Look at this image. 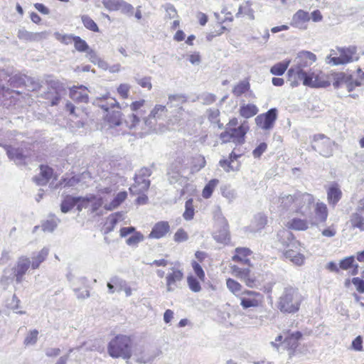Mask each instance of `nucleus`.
<instances>
[{
    "instance_id": "obj_38",
    "label": "nucleus",
    "mask_w": 364,
    "mask_h": 364,
    "mask_svg": "<svg viewBox=\"0 0 364 364\" xmlns=\"http://www.w3.org/2000/svg\"><path fill=\"white\" fill-rule=\"evenodd\" d=\"M111 282L115 285L117 291H124L127 296H130L132 294V288L125 280L114 277L111 279Z\"/></svg>"
},
{
    "instance_id": "obj_10",
    "label": "nucleus",
    "mask_w": 364,
    "mask_h": 364,
    "mask_svg": "<svg viewBox=\"0 0 364 364\" xmlns=\"http://www.w3.org/2000/svg\"><path fill=\"white\" fill-rule=\"evenodd\" d=\"M287 246L298 249L300 247V243L296 240H291L290 244H288ZM284 256L295 265L301 266L304 264L305 257L301 252L300 249L297 250L289 248L284 252Z\"/></svg>"
},
{
    "instance_id": "obj_19",
    "label": "nucleus",
    "mask_w": 364,
    "mask_h": 364,
    "mask_svg": "<svg viewBox=\"0 0 364 364\" xmlns=\"http://www.w3.org/2000/svg\"><path fill=\"white\" fill-rule=\"evenodd\" d=\"M314 225V223L311 220H309L306 218H301L299 217H294L289 220L285 226L291 230L297 231H304L309 228L310 226Z\"/></svg>"
},
{
    "instance_id": "obj_9",
    "label": "nucleus",
    "mask_w": 364,
    "mask_h": 364,
    "mask_svg": "<svg viewBox=\"0 0 364 364\" xmlns=\"http://www.w3.org/2000/svg\"><path fill=\"white\" fill-rule=\"evenodd\" d=\"M230 269L231 274L243 282L247 287L253 288L256 286V277L250 268H241L233 264L230 266Z\"/></svg>"
},
{
    "instance_id": "obj_25",
    "label": "nucleus",
    "mask_w": 364,
    "mask_h": 364,
    "mask_svg": "<svg viewBox=\"0 0 364 364\" xmlns=\"http://www.w3.org/2000/svg\"><path fill=\"white\" fill-rule=\"evenodd\" d=\"M342 197V191L337 183L331 184L327 189V200L330 205L335 206Z\"/></svg>"
},
{
    "instance_id": "obj_45",
    "label": "nucleus",
    "mask_w": 364,
    "mask_h": 364,
    "mask_svg": "<svg viewBox=\"0 0 364 364\" xmlns=\"http://www.w3.org/2000/svg\"><path fill=\"white\" fill-rule=\"evenodd\" d=\"M290 63V60H285L282 62L276 63L271 68L270 73L274 75H282L285 73Z\"/></svg>"
},
{
    "instance_id": "obj_51",
    "label": "nucleus",
    "mask_w": 364,
    "mask_h": 364,
    "mask_svg": "<svg viewBox=\"0 0 364 364\" xmlns=\"http://www.w3.org/2000/svg\"><path fill=\"white\" fill-rule=\"evenodd\" d=\"M194 214L193 200L190 198L185 203V211L183 217L186 220H191L193 218Z\"/></svg>"
},
{
    "instance_id": "obj_33",
    "label": "nucleus",
    "mask_w": 364,
    "mask_h": 364,
    "mask_svg": "<svg viewBox=\"0 0 364 364\" xmlns=\"http://www.w3.org/2000/svg\"><path fill=\"white\" fill-rule=\"evenodd\" d=\"M267 223V218L263 214L256 215L249 227L250 232H255L264 228Z\"/></svg>"
},
{
    "instance_id": "obj_32",
    "label": "nucleus",
    "mask_w": 364,
    "mask_h": 364,
    "mask_svg": "<svg viewBox=\"0 0 364 364\" xmlns=\"http://www.w3.org/2000/svg\"><path fill=\"white\" fill-rule=\"evenodd\" d=\"M242 16H247L250 20L255 19V11L252 8V2L250 1H244L240 5L235 16L240 18Z\"/></svg>"
},
{
    "instance_id": "obj_56",
    "label": "nucleus",
    "mask_w": 364,
    "mask_h": 364,
    "mask_svg": "<svg viewBox=\"0 0 364 364\" xmlns=\"http://www.w3.org/2000/svg\"><path fill=\"white\" fill-rule=\"evenodd\" d=\"M55 39L65 45L73 43L75 36L73 34L62 33L60 32L54 33Z\"/></svg>"
},
{
    "instance_id": "obj_22",
    "label": "nucleus",
    "mask_w": 364,
    "mask_h": 364,
    "mask_svg": "<svg viewBox=\"0 0 364 364\" xmlns=\"http://www.w3.org/2000/svg\"><path fill=\"white\" fill-rule=\"evenodd\" d=\"M332 145L333 141L329 138L321 135L316 140L315 146L321 155L328 157L332 155Z\"/></svg>"
},
{
    "instance_id": "obj_29",
    "label": "nucleus",
    "mask_w": 364,
    "mask_h": 364,
    "mask_svg": "<svg viewBox=\"0 0 364 364\" xmlns=\"http://www.w3.org/2000/svg\"><path fill=\"white\" fill-rule=\"evenodd\" d=\"M235 254L232 257V261L252 266L250 261L247 258L251 254L250 249L246 247H237L235 250Z\"/></svg>"
},
{
    "instance_id": "obj_20",
    "label": "nucleus",
    "mask_w": 364,
    "mask_h": 364,
    "mask_svg": "<svg viewBox=\"0 0 364 364\" xmlns=\"http://www.w3.org/2000/svg\"><path fill=\"white\" fill-rule=\"evenodd\" d=\"M167 113L168 109L165 105L157 104L150 111V113L147 118H146L144 123L149 128H151V119H154L156 121L162 119L164 117L166 116Z\"/></svg>"
},
{
    "instance_id": "obj_53",
    "label": "nucleus",
    "mask_w": 364,
    "mask_h": 364,
    "mask_svg": "<svg viewBox=\"0 0 364 364\" xmlns=\"http://www.w3.org/2000/svg\"><path fill=\"white\" fill-rule=\"evenodd\" d=\"M38 331L36 329L31 330L26 334L23 344L26 346H34L38 341Z\"/></svg>"
},
{
    "instance_id": "obj_15",
    "label": "nucleus",
    "mask_w": 364,
    "mask_h": 364,
    "mask_svg": "<svg viewBox=\"0 0 364 364\" xmlns=\"http://www.w3.org/2000/svg\"><path fill=\"white\" fill-rule=\"evenodd\" d=\"M104 7L109 11L121 10L124 14H132L134 7L124 0H102Z\"/></svg>"
},
{
    "instance_id": "obj_2",
    "label": "nucleus",
    "mask_w": 364,
    "mask_h": 364,
    "mask_svg": "<svg viewBox=\"0 0 364 364\" xmlns=\"http://www.w3.org/2000/svg\"><path fill=\"white\" fill-rule=\"evenodd\" d=\"M316 60V55L310 51L302 50L297 53L294 60V65L288 70L289 81L291 87H296L301 84V77L307 73L305 68L310 67Z\"/></svg>"
},
{
    "instance_id": "obj_31",
    "label": "nucleus",
    "mask_w": 364,
    "mask_h": 364,
    "mask_svg": "<svg viewBox=\"0 0 364 364\" xmlns=\"http://www.w3.org/2000/svg\"><path fill=\"white\" fill-rule=\"evenodd\" d=\"M124 219V215L121 213H115L114 214L110 215L105 222L104 226V232L107 234L112 231L115 227V225Z\"/></svg>"
},
{
    "instance_id": "obj_14",
    "label": "nucleus",
    "mask_w": 364,
    "mask_h": 364,
    "mask_svg": "<svg viewBox=\"0 0 364 364\" xmlns=\"http://www.w3.org/2000/svg\"><path fill=\"white\" fill-rule=\"evenodd\" d=\"M277 118V109H270L264 114L258 115L255 118V122L258 127L264 130L271 129Z\"/></svg>"
},
{
    "instance_id": "obj_60",
    "label": "nucleus",
    "mask_w": 364,
    "mask_h": 364,
    "mask_svg": "<svg viewBox=\"0 0 364 364\" xmlns=\"http://www.w3.org/2000/svg\"><path fill=\"white\" fill-rule=\"evenodd\" d=\"M205 166V159L203 156H197L193 159V171H198Z\"/></svg>"
},
{
    "instance_id": "obj_52",
    "label": "nucleus",
    "mask_w": 364,
    "mask_h": 364,
    "mask_svg": "<svg viewBox=\"0 0 364 364\" xmlns=\"http://www.w3.org/2000/svg\"><path fill=\"white\" fill-rule=\"evenodd\" d=\"M219 181L218 179H212L210 180L204 187L203 192H202V196L204 198H209L215 190V187L218 186Z\"/></svg>"
},
{
    "instance_id": "obj_59",
    "label": "nucleus",
    "mask_w": 364,
    "mask_h": 364,
    "mask_svg": "<svg viewBox=\"0 0 364 364\" xmlns=\"http://www.w3.org/2000/svg\"><path fill=\"white\" fill-rule=\"evenodd\" d=\"M73 43H74L75 48L79 52H86L90 48L86 41L80 36H75Z\"/></svg>"
},
{
    "instance_id": "obj_7",
    "label": "nucleus",
    "mask_w": 364,
    "mask_h": 364,
    "mask_svg": "<svg viewBox=\"0 0 364 364\" xmlns=\"http://www.w3.org/2000/svg\"><path fill=\"white\" fill-rule=\"evenodd\" d=\"M301 83L311 87H326L330 85L331 82L324 73L320 71L307 72L301 77Z\"/></svg>"
},
{
    "instance_id": "obj_11",
    "label": "nucleus",
    "mask_w": 364,
    "mask_h": 364,
    "mask_svg": "<svg viewBox=\"0 0 364 364\" xmlns=\"http://www.w3.org/2000/svg\"><path fill=\"white\" fill-rule=\"evenodd\" d=\"M349 222L353 228L364 232V197L358 201L355 212L350 216Z\"/></svg>"
},
{
    "instance_id": "obj_54",
    "label": "nucleus",
    "mask_w": 364,
    "mask_h": 364,
    "mask_svg": "<svg viewBox=\"0 0 364 364\" xmlns=\"http://www.w3.org/2000/svg\"><path fill=\"white\" fill-rule=\"evenodd\" d=\"M144 240V235L140 232L136 231L127 239L126 243L130 247H136Z\"/></svg>"
},
{
    "instance_id": "obj_28",
    "label": "nucleus",
    "mask_w": 364,
    "mask_h": 364,
    "mask_svg": "<svg viewBox=\"0 0 364 364\" xmlns=\"http://www.w3.org/2000/svg\"><path fill=\"white\" fill-rule=\"evenodd\" d=\"M70 96L73 100L80 102H87L88 100L87 90L85 86L72 87Z\"/></svg>"
},
{
    "instance_id": "obj_16",
    "label": "nucleus",
    "mask_w": 364,
    "mask_h": 364,
    "mask_svg": "<svg viewBox=\"0 0 364 364\" xmlns=\"http://www.w3.org/2000/svg\"><path fill=\"white\" fill-rule=\"evenodd\" d=\"M310 21V15L302 9L297 11L292 16L290 25L299 30H306Z\"/></svg>"
},
{
    "instance_id": "obj_18",
    "label": "nucleus",
    "mask_w": 364,
    "mask_h": 364,
    "mask_svg": "<svg viewBox=\"0 0 364 364\" xmlns=\"http://www.w3.org/2000/svg\"><path fill=\"white\" fill-rule=\"evenodd\" d=\"M218 223L220 227L214 232L213 237L218 242L227 243L230 240L228 223L223 217H220Z\"/></svg>"
},
{
    "instance_id": "obj_1",
    "label": "nucleus",
    "mask_w": 364,
    "mask_h": 364,
    "mask_svg": "<svg viewBox=\"0 0 364 364\" xmlns=\"http://www.w3.org/2000/svg\"><path fill=\"white\" fill-rule=\"evenodd\" d=\"M314 203V196L308 193L296 191L293 193H282L273 200L278 210L282 213L298 214L306 217L311 213Z\"/></svg>"
},
{
    "instance_id": "obj_37",
    "label": "nucleus",
    "mask_w": 364,
    "mask_h": 364,
    "mask_svg": "<svg viewBox=\"0 0 364 364\" xmlns=\"http://www.w3.org/2000/svg\"><path fill=\"white\" fill-rule=\"evenodd\" d=\"M188 113L186 112L182 107L178 108L177 114L173 115L172 118L169 119L167 124L173 129V126H182L184 124V120L186 118Z\"/></svg>"
},
{
    "instance_id": "obj_3",
    "label": "nucleus",
    "mask_w": 364,
    "mask_h": 364,
    "mask_svg": "<svg viewBox=\"0 0 364 364\" xmlns=\"http://www.w3.org/2000/svg\"><path fill=\"white\" fill-rule=\"evenodd\" d=\"M303 300L297 288L287 287L278 299L277 307L282 313L294 314L299 311Z\"/></svg>"
},
{
    "instance_id": "obj_13",
    "label": "nucleus",
    "mask_w": 364,
    "mask_h": 364,
    "mask_svg": "<svg viewBox=\"0 0 364 364\" xmlns=\"http://www.w3.org/2000/svg\"><path fill=\"white\" fill-rule=\"evenodd\" d=\"M102 205H105L104 198L100 194L97 196L90 194L80 199L78 210H81L82 208H90L92 212H95Z\"/></svg>"
},
{
    "instance_id": "obj_62",
    "label": "nucleus",
    "mask_w": 364,
    "mask_h": 364,
    "mask_svg": "<svg viewBox=\"0 0 364 364\" xmlns=\"http://www.w3.org/2000/svg\"><path fill=\"white\" fill-rule=\"evenodd\" d=\"M58 220L57 219H51L46 221L42 225V229L44 232H53L57 227Z\"/></svg>"
},
{
    "instance_id": "obj_24",
    "label": "nucleus",
    "mask_w": 364,
    "mask_h": 364,
    "mask_svg": "<svg viewBox=\"0 0 364 364\" xmlns=\"http://www.w3.org/2000/svg\"><path fill=\"white\" fill-rule=\"evenodd\" d=\"M150 181L141 176H135L134 183L129 188L130 192L134 195H139L148 190Z\"/></svg>"
},
{
    "instance_id": "obj_49",
    "label": "nucleus",
    "mask_w": 364,
    "mask_h": 364,
    "mask_svg": "<svg viewBox=\"0 0 364 364\" xmlns=\"http://www.w3.org/2000/svg\"><path fill=\"white\" fill-rule=\"evenodd\" d=\"M162 7L164 8V9L165 11V16H164L165 20L179 18L178 11H177L176 7L173 4H171L170 3H166L164 5H163Z\"/></svg>"
},
{
    "instance_id": "obj_34",
    "label": "nucleus",
    "mask_w": 364,
    "mask_h": 364,
    "mask_svg": "<svg viewBox=\"0 0 364 364\" xmlns=\"http://www.w3.org/2000/svg\"><path fill=\"white\" fill-rule=\"evenodd\" d=\"M226 287L228 289L237 299L243 291L247 290L246 289H244L240 282L232 278H228L226 279Z\"/></svg>"
},
{
    "instance_id": "obj_43",
    "label": "nucleus",
    "mask_w": 364,
    "mask_h": 364,
    "mask_svg": "<svg viewBox=\"0 0 364 364\" xmlns=\"http://www.w3.org/2000/svg\"><path fill=\"white\" fill-rule=\"evenodd\" d=\"M80 199L81 198H75L71 196H67L61 204V211L63 213H68L75 205H77L80 203Z\"/></svg>"
},
{
    "instance_id": "obj_61",
    "label": "nucleus",
    "mask_w": 364,
    "mask_h": 364,
    "mask_svg": "<svg viewBox=\"0 0 364 364\" xmlns=\"http://www.w3.org/2000/svg\"><path fill=\"white\" fill-rule=\"evenodd\" d=\"M192 267L194 273L198 277V279L204 282L205 279V274L202 267L196 261L192 262Z\"/></svg>"
},
{
    "instance_id": "obj_39",
    "label": "nucleus",
    "mask_w": 364,
    "mask_h": 364,
    "mask_svg": "<svg viewBox=\"0 0 364 364\" xmlns=\"http://www.w3.org/2000/svg\"><path fill=\"white\" fill-rule=\"evenodd\" d=\"M127 197L126 191H121L117 194L109 203H105L104 208L107 210H112L122 204Z\"/></svg>"
},
{
    "instance_id": "obj_8",
    "label": "nucleus",
    "mask_w": 364,
    "mask_h": 364,
    "mask_svg": "<svg viewBox=\"0 0 364 364\" xmlns=\"http://www.w3.org/2000/svg\"><path fill=\"white\" fill-rule=\"evenodd\" d=\"M238 299L242 308L247 309L260 306L263 302V296L258 291L247 289L238 297Z\"/></svg>"
},
{
    "instance_id": "obj_26",
    "label": "nucleus",
    "mask_w": 364,
    "mask_h": 364,
    "mask_svg": "<svg viewBox=\"0 0 364 364\" xmlns=\"http://www.w3.org/2000/svg\"><path fill=\"white\" fill-rule=\"evenodd\" d=\"M170 230V226L168 222L161 221L155 224L151 231L149 237L154 239H160L164 237Z\"/></svg>"
},
{
    "instance_id": "obj_40",
    "label": "nucleus",
    "mask_w": 364,
    "mask_h": 364,
    "mask_svg": "<svg viewBox=\"0 0 364 364\" xmlns=\"http://www.w3.org/2000/svg\"><path fill=\"white\" fill-rule=\"evenodd\" d=\"M101 108L108 112L110 108L117 107L120 109V105L115 98L112 97L109 93L102 97V104L100 105Z\"/></svg>"
},
{
    "instance_id": "obj_21",
    "label": "nucleus",
    "mask_w": 364,
    "mask_h": 364,
    "mask_svg": "<svg viewBox=\"0 0 364 364\" xmlns=\"http://www.w3.org/2000/svg\"><path fill=\"white\" fill-rule=\"evenodd\" d=\"M31 265V260L28 257H21L18 259L14 269V274L18 283L21 282L23 275L26 274Z\"/></svg>"
},
{
    "instance_id": "obj_63",
    "label": "nucleus",
    "mask_w": 364,
    "mask_h": 364,
    "mask_svg": "<svg viewBox=\"0 0 364 364\" xmlns=\"http://www.w3.org/2000/svg\"><path fill=\"white\" fill-rule=\"evenodd\" d=\"M130 89V85L122 83L120 84L117 87V92L123 99H127L129 97Z\"/></svg>"
},
{
    "instance_id": "obj_35",
    "label": "nucleus",
    "mask_w": 364,
    "mask_h": 364,
    "mask_svg": "<svg viewBox=\"0 0 364 364\" xmlns=\"http://www.w3.org/2000/svg\"><path fill=\"white\" fill-rule=\"evenodd\" d=\"M49 254V250L47 247H43L38 252L34 254L31 261V265L33 269H38L41 264L43 262Z\"/></svg>"
},
{
    "instance_id": "obj_30",
    "label": "nucleus",
    "mask_w": 364,
    "mask_h": 364,
    "mask_svg": "<svg viewBox=\"0 0 364 364\" xmlns=\"http://www.w3.org/2000/svg\"><path fill=\"white\" fill-rule=\"evenodd\" d=\"M302 334L299 331L289 333L284 340L283 343L287 349L293 351L297 348L299 340Z\"/></svg>"
},
{
    "instance_id": "obj_48",
    "label": "nucleus",
    "mask_w": 364,
    "mask_h": 364,
    "mask_svg": "<svg viewBox=\"0 0 364 364\" xmlns=\"http://www.w3.org/2000/svg\"><path fill=\"white\" fill-rule=\"evenodd\" d=\"M333 80V85L335 88L345 86L346 83L348 82V75L343 73H335L331 75Z\"/></svg>"
},
{
    "instance_id": "obj_12",
    "label": "nucleus",
    "mask_w": 364,
    "mask_h": 364,
    "mask_svg": "<svg viewBox=\"0 0 364 364\" xmlns=\"http://www.w3.org/2000/svg\"><path fill=\"white\" fill-rule=\"evenodd\" d=\"M183 275V271L177 267L173 266L169 268L165 277L166 291H173L178 287V283L182 281Z\"/></svg>"
},
{
    "instance_id": "obj_36",
    "label": "nucleus",
    "mask_w": 364,
    "mask_h": 364,
    "mask_svg": "<svg viewBox=\"0 0 364 364\" xmlns=\"http://www.w3.org/2000/svg\"><path fill=\"white\" fill-rule=\"evenodd\" d=\"M53 175V170L47 166H41L40 176H36L33 180L39 186L47 183Z\"/></svg>"
},
{
    "instance_id": "obj_41",
    "label": "nucleus",
    "mask_w": 364,
    "mask_h": 364,
    "mask_svg": "<svg viewBox=\"0 0 364 364\" xmlns=\"http://www.w3.org/2000/svg\"><path fill=\"white\" fill-rule=\"evenodd\" d=\"M250 88V82L247 80H243L237 83L232 88V94L236 97H240L246 93Z\"/></svg>"
},
{
    "instance_id": "obj_44",
    "label": "nucleus",
    "mask_w": 364,
    "mask_h": 364,
    "mask_svg": "<svg viewBox=\"0 0 364 364\" xmlns=\"http://www.w3.org/2000/svg\"><path fill=\"white\" fill-rule=\"evenodd\" d=\"M3 95L6 99H9L11 100V103H14V105L16 104L17 101H20L21 99L25 98V95L18 91H15L13 90H10L7 88L6 90L3 89Z\"/></svg>"
},
{
    "instance_id": "obj_5",
    "label": "nucleus",
    "mask_w": 364,
    "mask_h": 364,
    "mask_svg": "<svg viewBox=\"0 0 364 364\" xmlns=\"http://www.w3.org/2000/svg\"><path fill=\"white\" fill-rule=\"evenodd\" d=\"M357 48L351 46L347 48H337L332 50L328 56V63L333 65H344L358 60Z\"/></svg>"
},
{
    "instance_id": "obj_50",
    "label": "nucleus",
    "mask_w": 364,
    "mask_h": 364,
    "mask_svg": "<svg viewBox=\"0 0 364 364\" xmlns=\"http://www.w3.org/2000/svg\"><path fill=\"white\" fill-rule=\"evenodd\" d=\"M124 123L130 130L136 131L139 125L140 124L139 117L135 114L132 113L129 115L125 119Z\"/></svg>"
},
{
    "instance_id": "obj_23",
    "label": "nucleus",
    "mask_w": 364,
    "mask_h": 364,
    "mask_svg": "<svg viewBox=\"0 0 364 364\" xmlns=\"http://www.w3.org/2000/svg\"><path fill=\"white\" fill-rule=\"evenodd\" d=\"M9 158L17 164H21L28 155V151L23 148H14L11 146H4Z\"/></svg>"
},
{
    "instance_id": "obj_6",
    "label": "nucleus",
    "mask_w": 364,
    "mask_h": 364,
    "mask_svg": "<svg viewBox=\"0 0 364 364\" xmlns=\"http://www.w3.org/2000/svg\"><path fill=\"white\" fill-rule=\"evenodd\" d=\"M250 127L247 122L242 123L237 128L225 130L220 134L223 143L232 141L237 144L245 142V136Z\"/></svg>"
},
{
    "instance_id": "obj_55",
    "label": "nucleus",
    "mask_w": 364,
    "mask_h": 364,
    "mask_svg": "<svg viewBox=\"0 0 364 364\" xmlns=\"http://www.w3.org/2000/svg\"><path fill=\"white\" fill-rule=\"evenodd\" d=\"M82 22L84 26L93 32H98L99 28L97 23L87 15L81 16Z\"/></svg>"
},
{
    "instance_id": "obj_42",
    "label": "nucleus",
    "mask_w": 364,
    "mask_h": 364,
    "mask_svg": "<svg viewBox=\"0 0 364 364\" xmlns=\"http://www.w3.org/2000/svg\"><path fill=\"white\" fill-rule=\"evenodd\" d=\"M258 108L253 104L242 105L240 108V114L245 118H250L258 112Z\"/></svg>"
},
{
    "instance_id": "obj_46",
    "label": "nucleus",
    "mask_w": 364,
    "mask_h": 364,
    "mask_svg": "<svg viewBox=\"0 0 364 364\" xmlns=\"http://www.w3.org/2000/svg\"><path fill=\"white\" fill-rule=\"evenodd\" d=\"M122 115L119 110L112 111L106 115V119L111 127H117L122 124Z\"/></svg>"
},
{
    "instance_id": "obj_64",
    "label": "nucleus",
    "mask_w": 364,
    "mask_h": 364,
    "mask_svg": "<svg viewBox=\"0 0 364 364\" xmlns=\"http://www.w3.org/2000/svg\"><path fill=\"white\" fill-rule=\"evenodd\" d=\"M173 239L176 242H185L188 239V235L183 229L181 228L176 232Z\"/></svg>"
},
{
    "instance_id": "obj_4",
    "label": "nucleus",
    "mask_w": 364,
    "mask_h": 364,
    "mask_svg": "<svg viewBox=\"0 0 364 364\" xmlns=\"http://www.w3.org/2000/svg\"><path fill=\"white\" fill-rule=\"evenodd\" d=\"M107 352L114 358H130L132 354L130 337L125 335H117L109 341Z\"/></svg>"
},
{
    "instance_id": "obj_27",
    "label": "nucleus",
    "mask_w": 364,
    "mask_h": 364,
    "mask_svg": "<svg viewBox=\"0 0 364 364\" xmlns=\"http://www.w3.org/2000/svg\"><path fill=\"white\" fill-rule=\"evenodd\" d=\"M27 82H31L33 83L32 90H36L39 87V85L38 82H34L31 78H29L25 75H15L10 77L9 82L11 87L15 88V87H19L23 85L26 84Z\"/></svg>"
},
{
    "instance_id": "obj_47",
    "label": "nucleus",
    "mask_w": 364,
    "mask_h": 364,
    "mask_svg": "<svg viewBox=\"0 0 364 364\" xmlns=\"http://www.w3.org/2000/svg\"><path fill=\"white\" fill-rule=\"evenodd\" d=\"M315 213L320 222H325L328 218V208L326 205L323 203H317Z\"/></svg>"
},
{
    "instance_id": "obj_57",
    "label": "nucleus",
    "mask_w": 364,
    "mask_h": 364,
    "mask_svg": "<svg viewBox=\"0 0 364 364\" xmlns=\"http://www.w3.org/2000/svg\"><path fill=\"white\" fill-rule=\"evenodd\" d=\"M88 176H89L88 173H83L80 176H72L70 178H65L63 179L64 186L65 187V186H68V187L74 186L80 182L81 178H85Z\"/></svg>"
},
{
    "instance_id": "obj_17",
    "label": "nucleus",
    "mask_w": 364,
    "mask_h": 364,
    "mask_svg": "<svg viewBox=\"0 0 364 364\" xmlns=\"http://www.w3.org/2000/svg\"><path fill=\"white\" fill-rule=\"evenodd\" d=\"M242 156V154H237L233 150L229 156L228 159H222L219 161L220 166L225 171L229 173L230 171H237L240 169V163L237 159Z\"/></svg>"
},
{
    "instance_id": "obj_58",
    "label": "nucleus",
    "mask_w": 364,
    "mask_h": 364,
    "mask_svg": "<svg viewBox=\"0 0 364 364\" xmlns=\"http://www.w3.org/2000/svg\"><path fill=\"white\" fill-rule=\"evenodd\" d=\"M187 284L189 289L193 292H199L201 290L200 282L193 275L187 277Z\"/></svg>"
}]
</instances>
